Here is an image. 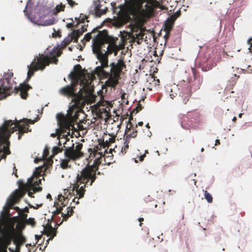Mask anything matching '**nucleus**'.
I'll return each mask as SVG.
<instances>
[{
  "mask_svg": "<svg viewBox=\"0 0 252 252\" xmlns=\"http://www.w3.org/2000/svg\"><path fill=\"white\" fill-rule=\"evenodd\" d=\"M129 148V145L128 144H124L123 146L122 147L121 152L123 155L125 154L127 152V150Z\"/></svg>",
  "mask_w": 252,
  "mask_h": 252,
  "instance_id": "nucleus-39",
  "label": "nucleus"
},
{
  "mask_svg": "<svg viewBox=\"0 0 252 252\" xmlns=\"http://www.w3.org/2000/svg\"><path fill=\"white\" fill-rule=\"evenodd\" d=\"M80 198L79 197V196L78 195V197H74L73 200H72V201L74 202H75L76 203V204H78L79 203V199Z\"/></svg>",
  "mask_w": 252,
  "mask_h": 252,
  "instance_id": "nucleus-49",
  "label": "nucleus"
},
{
  "mask_svg": "<svg viewBox=\"0 0 252 252\" xmlns=\"http://www.w3.org/2000/svg\"><path fill=\"white\" fill-rule=\"evenodd\" d=\"M238 78L239 76H237L235 73H234V77H232V80L229 81V83L227 85V86L225 89V91H230L231 89H232V87L235 85L236 83V81L237 79H238Z\"/></svg>",
  "mask_w": 252,
  "mask_h": 252,
  "instance_id": "nucleus-27",
  "label": "nucleus"
},
{
  "mask_svg": "<svg viewBox=\"0 0 252 252\" xmlns=\"http://www.w3.org/2000/svg\"><path fill=\"white\" fill-rule=\"evenodd\" d=\"M115 141V139L113 138H109V142L111 143H113Z\"/></svg>",
  "mask_w": 252,
  "mask_h": 252,
  "instance_id": "nucleus-60",
  "label": "nucleus"
},
{
  "mask_svg": "<svg viewBox=\"0 0 252 252\" xmlns=\"http://www.w3.org/2000/svg\"><path fill=\"white\" fill-rule=\"evenodd\" d=\"M139 17L141 18V11L140 5L137 6L131 5L129 6L122 16L123 24H126L131 20L130 16Z\"/></svg>",
  "mask_w": 252,
  "mask_h": 252,
  "instance_id": "nucleus-13",
  "label": "nucleus"
},
{
  "mask_svg": "<svg viewBox=\"0 0 252 252\" xmlns=\"http://www.w3.org/2000/svg\"><path fill=\"white\" fill-rule=\"evenodd\" d=\"M73 70L74 72H77V73H79V74L80 75L82 70V67L79 64H76L74 66Z\"/></svg>",
  "mask_w": 252,
  "mask_h": 252,
  "instance_id": "nucleus-38",
  "label": "nucleus"
},
{
  "mask_svg": "<svg viewBox=\"0 0 252 252\" xmlns=\"http://www.w3.org/2000/svg\"><path fill=\"white\" fill-rule=\"evenodd\" d=\"M64 155L65 158L61 160L60 165L63 169H66L70 168L71 166L69 165V162L71 161H75L76 159L75 158H70V155L66 153V150H64Z\"/></svg>",
  "mask_w": 252,
  "mask_h": 252,
  "instance_id": "nucleus-20",
  "label": "nucleus"
},
{
  "mask_svg": "<svg viewBox=\"0 0 252 252\" xmlns=\"http://www.w3.org/2000/svg\"><path fill=\"white\" fill-rule=\"evenodd\" d=\"M49 64V59L45 55L42 54L40 55L39 58L37 57L35 58L32 63L28 65L29 70L26 81L28 82L30 80L34 71L38 69L43 70L45 66Z\"/></svg>",
  "mask_w": 252,
  "mask_h": 252,
  "instance_id": "nucleus-9",
  "label": "nucleus"
},
{
  "mask_svg": "<svg viewBox=\"0 0 252 252\" xmlns=\"http://www.w3.org/2000/svg\"><path fill=\"white\" fill-rule=\"evenodd\" d=\"M110 71H106L108 75L105 76L104 74L101 77L108 78L106 81V84L109 87L115 88L119 83L120 75L123 69L126 68V65L124 60L122 58L118 60L117 63L112 62L110 63Z\"/></svg>",
  "mask_w": 252,
  "mask_h": 252,
  "instance_id": "nucleus-7",
  "label": "nucleus"
},
{
  "mask_svg": "<svg viewBox=\"0 0 252 252\" xmlns=\"http://www.w3.org/2000/svg\"><path fill=\"white\" fill-rule=\"evenodd\" d=\"M80 75L77 72H72L69 74V77L70 79L72 80H78Z\"/></svg>",
  "mask_w": 252,
  "mask_h": 252,
  "instance_id": "nucleus-36",
  "label": "nucleus"
},
{
  "mask_svg": "<svg viewBox=\"0 0 252 252\" xmlns=\"http://www.w3.org/2000/svg\"><path fill=\"white\" fill-rule=\"evenodd\" d=\"M75 19L77 22V23L78 25L80 23H84L85 20H86L87 22H89V21L88 20V16L83 14H80L79 17H76Z\"/></svg>",
  "mask_w": 252,
  "mask_h": 252,
  "instance_id": "nucleus-31",
  "label": "nucleus"
},
{
  "mask_svg": "<svg viewBox=\"0 0 252 252\" xmlns=\"http://www.w3.org/2000/svg\"><path fill=\"white\" fill-rule=\"evenodd\" d=\"M22 212L24 213H28L29 212V209L28 207H26L24 209L22 210Z\"/></svg>",
  "mask_w": 252,
  "mask_h": 252,
  "instance_id": "nucleus-52",
  "label": "nucleus"
},
{
  "mask_svg": "<svg viewBox=\"0 0 252 252\" xmlns=\"http://www.w3.org/2000/svg\"><path fill=\"white\" fill-rule=\"evenodd\" d=\"M19 215L20 216L21 219L22 220V221H26V220H27V218L28 217V215L26 214V213L21 212V213L19 214Z\"/></svg>",
  "mask_w": 252,
  "mask_h": 252,
  "instance_id": "nucleus-41",
  "label": "nucleus"
},
{
  "mask_svg": "<svg viewBox=\"0 0 252 252\" xmlns=\"http://www.w3.org/2000/svg\"><path fill=\"white\" fill-rule=\"evenodd\" d=\"M57 206H58V204ZM73 208H75L74 206H71V207H67L66 208V213H63L62 212V211L63 210V207H61L60 206H57L56 210L53 213V216H56L57 215L62 213V216L63 217L62 221H66L70 217H71L73 215V213L74 212L73 210Z\"/></svg>",
  "mask_w": 252,
  "mask_h": 252,
  "instance_id": "nucleus-15",
  "label": "nucleus"
},
{
  "mask_svg": "<svg viewBox=\"0 0 252 252\" xmlns=\"http://www.w3.org/2000/svg\"><path fill=\"white\" fill-rule=\"evenodd\" d=\"M137 126L136 125L135 127H134L131 122H130V120L129 119L126 126L125 135H128L132 138L136 137L137 135V131L136 129Z\"/></svg>",
  "mask_w": 252,
  "mask_h": 252,
  "instance_id": "nucleus-19",
  "label": "nucleus"
},
{
  "mask_svg": "<svg viewBox=\"0 0 252 252\" xmlns=\"http://www.w3.org/2000/svg\"><path fill=\"white\" fill-rule=\"evenodd\" d=\"M191 70L193 74V78L188 77L186 72V77L183 79L184 82H187V88L183 90L181 94L183 102L185 104L189 100L192 93L200 89L203 82V78L196 72V70L193 68H191Z\"/></svg>",
  "mask_w": 252,
  "mask_h": 252,
  "instance_id": "nucleus-6",
  "label": "nucleus"
},
{
  "mask_svg": "<svg viewBox=\"0 0 252 252\" xmlns=\"http://www.w3.org/2000/svg\"><path fill=\"white\" fill-rule=\"evenodd\" d=\"M139 221L140 222V225L141 226V222L144 220V219L143 218H140L138 219Z\"/></svg>",
  "mask_w": 252,
  "mask_h": 252,
  "instance_id": "nucleus-58",
  "label": "nucleus"
},
{
  "mask_svg": "<svg viewBox=\"0 0 252 252\" xmlns=\"http://www.w3.org/2000/svg\"><path fill=\"white\" fill-rule=\"evenodd\" d=\"M63 150V148H60L59 147H54L52 149L53 155L55 156L58 153L62 152Z\"/></svg>",
  "mask_w": 252,
  "mask_h": 252,
  "instance_id": "nucleus-37",
  "label": "nucleus"
},
{
  "mask_svg": "<svg viewBox=\"0 0 252 252\" xmlns=\"http://www.w3.org/2000/svg\"><path fill=\"white\" fill-rule=\"evenodd\" d=\"M25 223L28 225H31L32 227L35 226L36 224V221L34 218H30L26 220V221H24Z\"/></svg>",
  "mask_w": 252,
  "mask_h": 252,
  "instance_id": "nucleus-34",
  "label": "nucleus"
},
{
  "mask_svg": "<svg viewBox=\"0 0 252 252\" xmlns=\"http://www.w3.org/2000/svg\"><path fill=\"white\" fill-rule=\"evenodd\" d=\"M25 222L24 221H19L16 225V228L18 229V232L16 233L17 236L16 239L14 241V243L17 246L21 242H22L24 238L22 235V230L25 227Z\"/></svg>",
  "mask_w": 252,
  "mask_h": 252,
  "instance_id": "nucleus-16",
  "label": "nucleus"
},
{
  "mask_svg": "<svg viewBox=\"0 0 252 252\" xmlns=\"http://www.w3.org/2000/svg\"><path fill=\"white\" fill-rule=\"evenodd\" d=\"M49 155V150L47 148L44 149L43 154V158H46Z\"/></svg>",
  "mask_w": 252,
  "mask_h": 252,
  "instance_id": "nucleus-44",
  "label": "nucleus"
},
{
  "mask_svg": "<svg viewBox=\"0 0 252 252\" xmlns=\"http://www.w3.org/2000/svg\"><path fill=\"white\" fill-rule=\"evenodd\" d=\"M60 93L63 95L71 97V101L74 103L70 107L66 116L62 113H58L56 115L61 132L63 136L65 134L66 135H69L70 130L75 128L74 123H77L80 110L85 105L84 100L81 94L76 93L73 84L61 88Z\"/></svg>",
  "mask_w": 252,
  "mask_h": 252,
  "instance_id": "nucleus-1",
  "label": "nucleus"
},
{
  "mask_svg": "<svg viewBox=\"0 0 252 252\" xmlns=\"http://www.w3.org/2000/svg\"><path fill=\"white\" fill-rule=\"evenodd\" d=\"M32 88L29 84L26 83L20 84V87L17 88V92H20L21 97L23 99H26L28 96V91Z\"/></svg>",
  "mask_w": 252,
  "mask_h": 252,
  "instance_id": "nucleus-21",
  "label": "nucleus"
},
{
  "mask_svg": "<svg viewBox=\"0 0 252 252\" xmlns=\"http://www.w3.org/2000/svg\"><path fill=\"white\" fill-rule=\"evenodd\" d=\"M64 139L65 141L63 142V147L66 150V153L70 155V158H74L77 160L83 156V153L81 152L82 143H78L74 149V144L72 140H70L67 137L64 138Z\"/></svg>",
  "mask_w": 252,
  "mask_h": 252,
  "instance_id": "nucleus-10",
  "label": "nucleus"
},
{
  "mask_svg": "<svg viewBox=\"0 0 252 252\" xmlns=\"http://www.w3.org/2000/svg\"><path fill=\"white\" fill-rule=\"evenodd\" d=\"M77 32H78V31H74L73 30L72 32L64 39L63 42V46H66L69 44L72 41H73L75 42H77L78 39L79 37V35Z\"/></svg>",
  "mask_w": 252,
  "mask_h": 252,
  "instance_id": "nucleus-18",
  "label": "nucleus"
},
{
  "mask_svg": "<svg viewBox=\"0 0 252 252\" xmlns=\"http://www.w3.org/2000/svg\"><path fill=\"white\" fill-rule=\"evenodd\" d=\"M240 169L239 167H238L235 169H233V173H234L235 172H237L238 170H239Z\"/></svg>",
  "mask_w": 252,
  "mask_h": 252,
  "instance_id": "nucleus-62",
  "label": "nucleus"
},
{
  "mask_svg": "<svg viewBox=\"0 0 252 252\" xmlns=\"http://www.w3.org/2000/svg\"><path fill=\"white\" fill-rule=\"evenodd\" d=\"M215 142H216V143H215V145H216V146H217V145H220V140H219V139H217V140H216V141H215Z\"/></svg>",
  "mask_w": 252,
  "mask_h": 252,
  "instance_id": "nucleus-57",
  "label": "nucleus"
},
{
  "mask_svg": "<svg viewBox=\"0 0 252 252\" xmlns=\"http://www.w3.org/2000/svg\"><path fill=\"white\" fill-rule=\"evenodd\" d=\"M138 126H142L143 125V123L142 122H140L138 123Z\"/></svg>",
  "mask_w": 252,
  "mask_h": 252,
  "instance_id": "nucleus-63",
  "label": "nucleus"
},
{
  "mask_svg": "<svg viewBox=\"0 0 252 252\" xmlns=\"http://www.w3.org/2000/svg\"><path fill=\"white\" fill-rule=\"evenodd\" d=\"M14 209L19 214L21 212H22V209H20L19 207H14Z\"/></svg>",
  "mask_w": 252,
  "mask_h": 252,
  "instance_id": "nucleus-50",
  "label": "nucleus"
},
{
  "mask_svg": "<svg viewBox=\"0 0 252 252\" xmlns=\"http://www.w3.org/2000/svg\"><path fill=\"white\" fill-rule=\"evenodd\" d=\"M47 198L48 199H49L50 200L52 199V196H51V195L49 193H48L47 195Z\"/></svg>",
  "mask_w": 252,
  "mask_h": 252,
  "instance_id": "nucleus-59",
  "label": "nucleus"
},
{
  "mask_svg": "<svg viewBox=\"0 0 252 252\" xmlns=\"http://www.w3.org/2000/svg\"><path fill=\"white\" fill-rule=\"evenodd\" d=\"M93 49L94 53H96L97 58L101 63V65L97 66L95 68V72L97 76L101 77L103 74L107 76L108 75V73L105 70L104 68L108 67V54L105 52L102 53L101 49L97 50L96 48H94V46L93 44Z\"/></svg>",
  "mask_w": 252,
  "mask_h": 252,
  "instance_id": "nucleus-11",
  "label": "nucleus"
},
{
  "mask_svg": "<svg viewBox=\"0 0 252 252\" xmlns=\"http://www.w3.org/2000/svg\"><path fill=\"white\" fill-rule=\"evenodd\" d=\"M58 199L59 202H61V205H62L63 207L66 206L67 205L68 202V196L65 197L64 196L61 194L58 196Z\"/></svg>",
  "mask_w": 252,
  "mask_h": 252,
  "instance_id": "nucleus-30",
  "label": "nucleus"
},
{
  "mask_svg": "<svg viewBox=\"0 0 252 252\" xmlns=\"http://www.w3.org/2000/svg\"><path fill=\"white\" fill-rule=\"evenodd\" d=\"M134 2L138 5H142L145 0H133Z\"/></svg>",
  "mask_w": 252,
  "mask_h": 252,
  "instance_id": "nucleus-48",
  "label": "nucleus"
},
{
  "mask_svg": "<svg viewBox=\"0 0 252 252\" xmlns=\"http://www.w3.org/2000/svg\"><path fill=\"white\" fill-rule=\"evenodd\" d=\"M146 155L145 154H144L142 156H141L140 157H139V160L142 161L144 160V158L145 157Z\"/></svg>",
  "mask_w": 252,
  "mask_h": 252,
  "instance_id": "nucleus-55",
  "label": "nucleus"
},
{
  "mask_svg": "<svg viewBox=\"0 0 252 252\" xmlns=\"http://www.w3.org/2000/svg\"><path fill=\"white\" fill-rule=\"evenodd\" d=\"M204 198L209 203H212L213 202V197L212 195L209 193L207 190H204Z\"/></svg>",
  "mask_w": 252,
  "mask_h": 252,
  "instance_id": "nucleus-32",
  "label": "nucleus"
},
{
  "mask_svg": "<svg viewBox=\"0 0 252 252\" xmlns=\"http://www.w3.org/2000/svg\"><path fill=\"white\" fill-rule=\"evenodd\" d=\"M131 137H130L129 136H128V135H125V142H124V144H128L129 145V143H130V139H131Z\"/></svg>",
  "mask_w": 252,
  "mask_h": 252,
  "instance_id": "nucleus-42",
  "label": "nucleus"
},
{
  "mask_svg": "<svg viewBox=\"0 0 252 252\" xmlns=\"http://www.w3.org/2000/svg\"><path fill=\"white\" fill-rule=\"evenodd\" d=\"M182 127L185 129H190L191 128H195L194 126L192 124V122L187 117H184L181 122Z\"/></svg>",
  "mask_w": 252,
  "mask_h": 252,
  "instance_id": "nucleus-25",
  "label": "nucleus"
},
{
  "mask_svg": "<svg viewBox=\"0 0 252 252\" xmlns=\"http://www.w3.org/2000/svg\"><path fill=\"white\" fill-rule=\"evenodd\" d=\"M118 38H113L110 36L106 30H104L101 32H99L97 35L93 39L94 48H96L97 50L101 49L102 46L105 43H108L107 48V51L105 52L108 55L113 53L115 56L118 54V52L123 49L124 47L125 44L123 42L122 43L117 45V41Z\"/></svg>",
  "mask_w": 252,
  "mask_h": 252,
  "instance_id": "nucleus-5",
  "label": "nucleus"
},
{
  "mask_svg": "<svg viewBox=\"0 0 252 252\" xmlns=\"http://www.w3.org/2000/svg\"><path fill=\"white\" fill-rule=\"evenodd\" d=\"M144 34V31L140 29L138 33H135V38L138 40H142Z\"/></svg>",
  "mask_w": 252,
  "mask_h": 252,
  "instance_id": "nucleus-33",
  "label": "nucleus"
},
{
  "mask_svg": "<svg viewBox=\"0 0 252 252\" xmlns=\"http://www.w3.org/2000/svg\"><path fill=\"white\" fill-rule=\"evenodd\" d=\"M74 31L78 32L77 33L79 34L80 37L84 32L87 31V28L85 27L84 26L82 27L81 30H80V29H78L77 30H74Z\"/></svg>",
  "mask_w": 252,
  "mask_h": 252,
  "instance_id": "nucleus-40",
  "label": "nucleus"
},
{
  "mask_svg": "<svg viewBox=\"0 0 252 252\" xmlns=\"http://www.w3.org/2000/svg\"><path fill=\"white\" fill-rule=\"evenodd\" d=\"M101 162L97 158L92 165H87L77 176L76 182L73 185V191L75 190L76 195L82 198L85 194V188L92 185L95 181L96 172Z\"/></svg>",
  "mask_w": 252,
  "mask_h": 252,
  "instance_id": "nucleus-3",
  "label": "nucleus"
},
{
  "mask_svg": "<svg viewBox=\"0 0 252 252\" xmlns=\"http://www.w3.org/2000/svg\"><path fill=\"white\" fill-rule=\"evenodd\" d=\"M245 4L244 0H235L234 2V5L237 7H240Z\"/></svg>",
  "mask_w": 252,
  "mask_h": 252,
  "instance_id": "nucleus-35",
  "label": "nucleus"
},
{
  "mask_svg": "<svg viewBox=\"0 0 252 252\" xmlns=\"http://www.w3.org/2000/svg\"><path fill=\"white\" fill-rule=\"evenodd\" d=\"M142 106L141 104H138V106L136 107V108L133 110V112H134L135 110H136V113H138L140 110H142Z\"/></svg>",
  "mask_w": 252,
  "mask_h": 252,
  "instance_id": "nucleus-46",
  "label": "nucleus"
},
{
  "mask_svg": "<svg viewBox=\"0 0 252 252\" xmlns=\"http://www.w3.org/2000/svg\"><path fill=\"white\" fill-rule=\"evenodd\" d=\"M0 232L2 236V240L0 246V252H7V247L17 238L14 224L5 226L1 229Z\"/></svg>",
  "mask_w": 252,
  "mask_h": 252,
  "instance_id": "nucleus-8",
  "label": "nucleus"
},
{
  "mask_svg": "<svg viewBox=\"0 0 252 252\" xmlns=\"http://www.w3.org/2000/svg\"><path fill=\"white\" fill-rule=\"evenodd\" d=\"M68 3L69 4V5L71 7H73L74 5H76L77 4V3H76L73 0H66Z\"/></svg>",
  "mask_w": 252,
  "mask_h": 252,
  "instance_id": "nucleus-45",
  "label": "nucleus"
},
{
  "mask_svg": "<svg viewBox=\"0 0 252 252\" xmlns=\"http://www.w3.org/2000/svg\"><path fill=\"white\" fill-rule=\"evenodd\" d=\"M176 18L174 15L171 16L168 18L164 24V30L166 32H170L172 29L174 21Z\"/></svg>",
  "mask_w": 252,
  "mask_h": 252,
  "instance_id": "nucleus-23",
  "label": "nucleus"
},
{
  "mask_svg": "<svg viewBox=\"0 0 252 252\" xmlns=\"http://www.w3.org/2000/svg\"><path fill=\"white\" fill-rule=\"evenodd\" d=\"M147 2L145 5V9L142 8V5H140L142 18H150L153 15L155 9L160 7L161 5L160 0H147Z\"/></svg>",
  "mask_w": 252,
  "mask_h": 252,
  "instance_id": "nucleus-12",
  "label": "nucleus"
},
{
  "mask_svg": "<svg viewBox=\"0 0 252 252\" xmlns=\"http://www.w3.org/2000/svg\"><path fill=\"white\" fill-rule=\"evenodd\" d=\"M34 11L40 18L44 17L49 12V7L46 5L38 3L35 8Z\"/></svg>",
  "mask_w": 252,
  "mask_h": 252,
  "instance_id": "nucleus-17",
  "label": "nucleus"
},
{
  "mask_svg": "<svg viewBox=\"0 0 252 252\" xmlns=\"http://www.w3.org/2000/svg\"><path fill=\"white\" fill-rule=\"evenodd\" d=\"M101 28V26L97 27L94 28L91 32L87 33L84 36V37L83 40H82L81 42L82 44L85 46L86 42L89 41L91 39L97 35V34L100 32L98 30L99 28ZM94 38H93L94 39Z\"/></svg>",
  "mask_w": 252,
  "mask_h": 252,
  "instance_id": "nucleus-22",
  "label": "nucleus"
},
{
  "mask_svg": "<svg viewBox=\"0 0 252 252\" xmlns=\"http://www.w3.org/2000/svg\"><path fill=\"white\" fill-rule=\"evenodd\" d=\"M161 252H168L167 249H163Z\"/></svg>",
  "mask_w": 252,
  "mask_h": 252,
  "instance_id": "nucleus-64",
  "label": "nucleus"
},
{
  "mask_svg": "<svg viewBox=\"0 0 252 252\" xmlns=\"http://www.w3.org/2000/svg\"><path fill=\"white\" fill-rule=\"evenodd\" d=\"M62 54V52L59 49H53L52 52H51V54L52 56L50 57V58H48V56L47 57L49 59V63H54L57 64L58 62V59L57 58L61 56ZM46 57V56H45Z\"/></svg>",
  "mask_w": 252,
  "mask_h": 252,
  "instance_id": "nucleus-24",
  "label": "nucleus"
},
{
  "mask_svg": "<svg viewBox=\"0 0 252 252\" xmlns=\"http://www.w3.org/2000/svg\"><path fill=\"white\" fill-rule=\"evenodd\" d=\"M169 36H170V32H168V34L167 32H166V34L164 35V37H165L166 40L167 39V38H169Z\"/></svg>",
  "mask_w": 252,
  "mask_h": 252,
  "instance_id": "nucleus-56",
  "label": "nucleus"
},
{
  "mask_svg": "<svg viewBox=\"0 0 252 252\" xmlns=\"http://www.w3.org/2000/svg\"><path fill=\"white\" fill-rule=\"evenodd\" d=\"M42 167H39L34 172L32 178L29 179L27 183L20 185V189L16 190L11 196L8 202V205L11 208L15 204L18 203L21 198L26 193L28 190H32L34 192H39L42 190V188L39 186L41 184V180L38 179L40 176V172Z\"/></svg>",
  "mask_w": 252,
  "mask_h": 252,
  "instance_id": "nucleus-4",
  "label": "nucleus"
},
{
  "mask_svg": "<svg viewBox=\"0 0 252 252\" xmlns=\"http://www.w3.org/2000/svg\"><path fill=\"white\" fill-rule=\"evenodd\" d=\"M17 169H16L15 166H14V167L13 168V174L15 175L16 177L18 178V176L17 175Z\"/></svg>",
  "mask_w": 252,
  "mask_h": 252,
  "instance_id": "nucleus-51",
  "label": "nucleus"
},
{
  "mask_svg": "<svg viewBox=\"0 0 252 252\" xmlns=\"http://www.w3.org/2000/svg\"><path fill=\"white\" fill-rule=\"evenodd\" d=\"M65 5L61 3L60 4L57 5L55 9H53V13L57 15L58 13L64 11L65 9Z\"/></svg>",
  "mask_w": 252,
  "mask_h": 252,
  "instance_id": "nucleus-29",
  "label": "nucleus"
},
{
  "mask_svg": "<svg viewBox=\"0 0 252 252\" xmlns=\"http://www.w3.org/2000/svg\"><path fill=\"white\" fill-rule=\"evenodd\" d=\"M48 236H51L50 239H52L56 235V232L54 228L52 226L49 225L45 230Z\"/></svg>",
  "mask_w": 252,
  "mask_h": 252,
  "instance_id": "nucleus-28",
  "label": "nucleus"
},
{
  "mask_svg": "<svg viewBox=\"0 0 252 252\" xmlns=\"http://www.w3.org/2000/svg\"><path fill=\"white\" fill-rule=\"evenodd\" d=\"M71 20L72 21V22L67 24L66 28L68 29H71L73 27H77L78 24H77L76 25H74L73 20L72 19Z\"/></svg>",
  "mask_w": 252,
  "mask_h": 252,
  "instance_id": "nucleus-43",
  "label": "nucleus"
},
{
  "mask_svg": "<svg viewBox=\"0 0 252 252\" xmlns=\"http://www.w3.org/2000/svg\"><path fill=\"white\" fill-rule=\"evenodd\" d=\"M101 5L99 4L95 6L94 8V12L95 16L97 17H100L101 15L105 14L107 11V8L105 7L104 9H101Z\"/></svg>",
  "mask_w": 252,
  "mask_h": 252,
  "instance_id": "nucleus-26",
  "label": "nucleus"
},
{
  "mask_svg": "<svg viewBox=\"0 0 252 252\" xmlns=\"http://www.w3.org/2000/svg\"><path fill=\"white\" fill-rule=\"evenodd\" d=\"M126 94L125 93H124V94H122L121 98H122V100L125 99Z\"/></svg>",
  "mask_w": 252,
  "mask_h": 252,
  "instance_id": "nucleus-61",
  "label": "nucleus"
},
{
  "mask_svg": "<svg viewBox=\"0 0 252 252\" xmlns=\"http://www.w3.org/2000/svg\"><path fill=\"white\" fill-rule=\"evenodd\" d=\"M32 190H28L27 191V192L28 191V195L31 197H33L34 196H33V194L34 193V192H32L31 191Z\"/></svg>",
  "mask_w": 252,
  "mask_h": 252,
  "instance_id": "nucleus-54",
  "label": "nucleus"
},
{
  "mask_svg": "<svg viewBox=\"0 0 252 252\" xmlns=\"http://www.w3.org/2000/svg\"><path fill=\"white\" fill-rule=\"evenodd\" d=\"M10 87L9 80L7 79L0 80V99L5 98L10 94Z\"/></svg>",
  "mask_w": 252,
  "mask_h": 252,
  "instance_id": "nucleus-14",
  "label": "nucleus"
},
{
  "mask_svg": "<svg viewBox=\"0 0 252 252\" xmlns=\"http://www.w3.org/2000/svg\"><path fill=\"white\" fill-rule=\"evenodd\" d=\"M248 44L251 45L250 47V51L252 52V38H250L248 41Z\"/></svg>",
  "mask_w": 252,
  "mask_h": 252,
  "instance_id": "nucleus-53",
  "label": "nucleus"
},
{
  "mask_svg": "<svg viewBox=\"0 0 252 252\" xmlns=\"http://www.w3.org/2000/svg\"><path fill=\"white\" fill-rule=\"evenodd\" d=\"M54 24L53 20H49L45 22V23L43 25L44 26H49L52 25Z\"/></svg>",
  "mask_w": 252,
  "mask_h": 252,
  "instance_id": "nucleus-47",
  "label": "nucleus"
},
{
  "mask_svg": "<svg viewBox=\"0 0 252 252\" xmlns=\"http://www.w3.org/2000/svg\"><path fill=\"white\" fill-rule=\"evenodd\" d=\"M27 119L16 120L13 123L12 120L5 121L0 126V159H5L10 154L9 139L11 133L18 130V139L20 140L25 133L29 131V125Z\"/></svg>",
  "mask_w": 252,
  "mask_h": 252,
  "instance_id": "nucleus-2",
  "label": "nucleus"
}]
</instances>
